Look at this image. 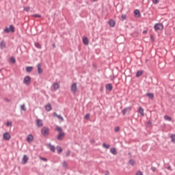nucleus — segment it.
I'll return each instance as SVG.
<instances>
[{"label":"nucleus","instance_id":"obj_1","mask_svg":"<svg viewBox=\"0 0 175 175\" xmlns=\"http://www.w3.org/2000/svg\"><path fill=\"white\" fill-rule=\"evenodd\" d=\"M154 31H162L163 29V25L162 23H156L154 26Z\"/></svg>","mask_w":175,"mask_h":175},{"label":"nucleus","instance_id":"obj_2","mask_svg":"<svg viewBox=\"0 0 175 175\" xmlns=\"http://www.w3.org/2000/svg\"><path fill=\"white\" fill-rule=\"evenodd\" d=\"M4 32H5V33H9L10 32H14V26H13V25H10V28L5 27L4 29Z\"/></svg>","mask_w":175,"mask_h":175},{"label":"nucleus","instance_id":"obj_3","mask_svg":"<svg viewBox=\"0 0 175 175\" xmlns=\"http://www.w3.org/2000/svg\"><path fill=\"white\" fill-rule=\"evenodd\" d=\"M49 132H50V130L49 129V128L46 126L43 127L41 130V133L42 135H43V136H47Z\"/></svg>","mask_w":175,"mask_h":175},{"label":"nucleus","instance_id":"obj_4","mask_svg":"<svg viewBox=\"0 0 175 175\" xmlns=\"http://www.w3.org/2000/svg\"><path fill=\"white\" fill-rule=\"evenodd\" d=\"M31 77L29 76H26L25 77L24 79H23V83L24 84H25L26 85H29L31 84Z\"/></svg>","mask_w":175,"mask_h":175},{"label":"nucleus","instance_id":"obj_5","mask_svg":"<svg viewBox=\"0 0 175 175\" xmlns=\"http://www.w3.org/2000/svg\"><path fill=\"white\" fill-rule=\"evenodd\" d=\"M71 92H72V94H76V92H77V83H74L72 84Z\"/></svg>","mask_w":175,"mask_h":175},{"label":"nucleus","instance_id":"obj_6","mask_svg":"<svg viewBox=\"0 0 175 175\" xmlns=\"http://www.w3.org/2000/svg\"><path fill=\"white\" fill-rule=\"evenodd\" d=\"M3 139L4 140H10V139H12V135L9 133L5 132L3 135Z\"/></svg>","mask_w":175,"mask_h":175},{"label":"nucleus","instance_id":"obj_7","mask_svg":"<svg viewBox=\"0 0 175 175\" xmlns=\"http://www.w3.org/2000/svg\"><path fill=\"white\" fill-rule=\"evenodd\" d=\"M36 124L38 128H40L43 126V121L40 119H37L36 120Z\"/></svg>","mask_w":175,"mask_h":175},{"label":"nucleus","instance_id":"obj_8","mask_svg":"<svg viewBox=\"0 0 175 175\" xmlns=\"http://www.w3.org/2000/svg\"><path fill=\"white\" fill-rule=\"evenodd\" d=\"M28 159H29V158L27 154L23 155V157L22 159V163H23V165H25V163L28 162Z\"/></svg>","mask_w":175,"mask_h":175},{"label":"nucleus","instance_id":"obj_9","mask_svg":"<svg viewBox=\"0 0 175 175\" xmlns=\"http://www.w3.org/2000/svg\"><path fill=\"white\" fill-rule=\"evenodd\" d=\"M48 148L52 151V152H55V146L54 145H51V144H48L47 145Z\"/></svg>","mask_w":175,"mask_h":175},{"label":"nucleus","instance_id":"obj_10","mask_svg":"<svg viewBox=\"0 0 175 175\" xmlns=\"http://www.w3.org/2000/svg\"><path fill=\"white\" fill-rule=\"evenodd\" d=\"M33 135L32 134H29L27 137V142L28 143H31V142H33Z\"/></svg>","mask_w":175,"mask_h":175},{"label":"nucleus","instance_id":"obj_11","mask_svg":"<svg viewBox=\"0 0 175 175\" xmlns=\"http://www.w3.org/2000/svg\"><path fill=\"white\" fill-rule=\"evenodd\" d=\"M52 88H53L55 91H57V90L59 88V84L57 83H53Z\"/></svg>","mask_w":175,"mask_h":175},{"label":"nucleus","instance_id":"obj_12","mask_svg":"<svg viewBox=\"0 0 175 175\" xmlns=\"http://www.w3.org/2000/svg\"><path fill=\"white\" fill-rule=\"evenodd\" d=\"M105 88L108 91H113V85H111V83H108L105 85Z\"/></svg>","mask_w":175,"mask_h":175},{"label":"nucleus","instance_id":"obj_13","mask_svg":"<svg viewBox=\"0 0 175 175\" xmlns=\"http://www.w3.org/2000/svg\"><path fill=\"white\" fill-rule=\"evenodd\" d=\"M138 113L141 114L142 117H144V109H143V107H139L138 108Z\"/></svg>","mask_w":175,"mask_h":175},{"label":"nucleus","instance_id":"obj_14","mask_svg":"<svg viewBox=\"0 0 175 175\" xmlns=\"http://www.w3.org/2000/svg\"><path fill=\"white\" fill-rule=\"evenodd\" d=\"M65 136V133H59L57 137V140H62V138Z\"/></svg>","mask_w":175,"mask_h":175},{"label":"nucleus","instance_id":"obj_15","mask_svg":"<svg viewBox=\"0 0 175 175\" xmlns=\"http://www.w3.org/2000/svg\"><path fill=\"white\" fill-rule=\"evenodd\" d=\"M37 68H38V75H42V73H43V69L42 68V65L38 64Z\"/></svg>","mask_w":175,"mask_h":175},{"label":"nucleus","instance_id":"obj_16","mask_svg":"<svg viewBox=\"0 0 175 175\" xmlns=\"http://www.w3.org/2000/svg\"><path fill=\"white\" fill-rule=\"evenodd\" d=\"M45 109L46 111H51L52 107H51V104L48 103L46 105H45Z\"/></svg>","mask_w":175,"mask_h":175},{"label":"nucleus","instance_id":"obj_17","mask_svg":"<svg viewBox=\"0 0 175 175\" xmlns=\"http://www.w3.org/2000/svg\"><path fill=\"white\" fill-rule=\"evenodd\" d=\"M127 111H131V107H126L122 111L123 116H125V114H126Z\"/></svg>","mask_w":175,"mask_h":175},{"label":"nucleus","instance_id":"obj_18","mask_svg":"<svg viewBox=\"0 0 175 175\" xmlns=\"http://www.w3.org/2000/svg\"><path fill=\"white\" fill-rule=\"evenodd\" d=\"M108 24L111 27H115L116 26V21H114L113 20H109L108 21Z\"/></svg>","mask_w":175,"mask_h":175},{"label":"nucleus","instance_id":"obj_19","mask_svg":"<svg viewBox=\"0 0 175 175\" xmlns=\"http://www.w3.org/2000/svg\"><path fill=\"white\" fill-rule=\"evenodd\" d=\"M83 44H85V46H88V44H90V42L88 41V38L87 37L83 38Z\"/></svg>","mask_w":175,"mask_h":175},{"label":"nucleus","instance_id":"obj_20","mask_svg":"<svg viewBox=\"0 0 175 175\" xmlns=\"http://www.w3.org/2000/svg\"><path fill=\"white\" fill-rule=\"evenodd\" d=\"M0 47L2 49H3L6 47V43L5 42V40H1L0 42Z\"/></svg>","mask_w":175,"mask_h":175},{"label":"nucleus","instance_id":"obj_21","mask_svg":"<svg viewBox=\"0 0 175 175\" xmlns=\"http://www.w3.org/2000/svg\"><path fill=\"white\" fill-rule=\"evenodd\" d=\"M33 69V67H32V66H27V67H26V72L27 73H31V72H32Z\"/></svg>","mask_w":175,"mask_h":175},{"label":"nucleus","instance_id":"obj_22","mask_svg":"<svg viewBox=\"0 0 175 175\" xmlns=\"http://www.w3.org/2000/svg\"><path fill=\"white\" fill-rule=\"evenodd\" d=\"M134 14H135V17H140V10H135L134 11Z\"/></svg>","mask_w":175,"mask_h":175},{"label":"nucleus","instance_id":"obj_23","mask_svg":"<svg viewBox=\"0 0 175 175\" xmlns=\"http://www.w3.org/2000/svg\"><path fill=\"white\" fill-rule=\"evenodd\" d=\"M110 151L113 155H117V149L116 148H111Z\"/></svg>","mask_w":175,"mask_h":175},{"label":"nucleus","instance_id":"obj_24","mask_svg":"<svg viewBox=\"0 0 175 175\" xmlns=\"http://www.w3.org/2000/svg\"><path fill=\"white\" fill-rule=\"evenodd\" d=\"M146 96H148L149 99H154V94L152 93H147Z\"/></svg>","mask_w":175,"mask_h":175},{"label":"nucleus","instance_id":"obj_25","mask_svg":"<svg viewBox=\"0 0 175 175\" xmlns=\"http://www.w3.org/2000/svg\"><path fill=\"white\" fill-rule=\"evenodd\" d=\"M54 116L59 118V120H61L62 121H64V118L61 115L57 114V113H54Z\"/></svg>","mask_w":175,"mask_h":175},{"label":"nucleus","instance_id":"obj_26","mask_svg":"<svg viewBox=\"0 0 175 175\" xmlns=\"http://www.w3.org/2000/svg\"><path fill=\"white\" fill-rule=\"evenodd\" d=\"M164 120L165 121H170H170H172V117H170L167 115H165V116H164Z\"/></svg>","mask_w":175,"mask_h":175},{"label":"nucleus","instance_id":"obj_27","mask_svg":"<svg viewBox=\"0 0 175 175\" xmlns=\"http://www.w3.org/2000/svg\"><path fill=\"white\" fill-rule=\"evenodd\" d=\"M142 75H143V70H139L136 73V77H140V76H142Z\"/></svg>","mask_w":175,"mask_h":175},{"label":"nucleus","instance_id":"obj_28","mask_svg":"<svg viewBox=\"0 0 175 175\" xmlns=\"http://www.w3.org/2000/svg\"><path fill=\"white\" fill-rule=\"evenodd\" d=\"M129 165H131V166H135V161L134 159H130L129 161Z\"/></svg>","mask_w":175,"mask_h":175},{"label":"nucleus","instance_id":"obj_29","mask_svg":"<svg viewBox=\"0 0 175 175\" xmlns=\"http://www.w3.org/2000/svg\"><path fill=\"white\" fill-rule=\"evenodd\" d=\"M57 151L58 154H61L62 152V148L61 146H57Z\"/></svg>","mask_w":175,"mask_h":175},{"label":"nucleus","instance_id":"obj_30","mask_svg":"<svg viewBox=\"0 0 175 175\" xmlns=\"http://www.w3.org/2000/svg\"><path fill=\"white\" fill-rule=\"evenodd\" d=\"M56 131H57V132H59V133H61L62 132H64V131H62V128H61L58 126H56Z\"/></svg>","mask_w":175,"mask_h":175},{"label":"nucleus","instance_id":"obj_31","mask_svg":"<svg viewBox=\"0 0 175 175\" xmlns=\"http://www.w3.org/2000/svg\"><path fill=\"white\" fill-rule=\"evenodd\" d=\"M103 147H105V148L109 149V148H110V145L106 144V143H103Z\"/></svg>","mask_w":175,"mask_h":175},{"label":"nucleus","instance_id":"obj_32","mask_svg":"<svg viewBox=\"0 0 175 175\" xmlns=\"http://www.w3.org/2000/svg\"><path fill=\"white\" fill-rule=\"evenodd\" d=\"M63 167H65V169H68V163H66V161H64L62 163Z\"/></svg>","mask_w":175,"mask_h":175},{"label":"nucleus","instance_id":"obj_33","mask_svg":"<svg viewBox=\"0 0 175 175\" xmlns=\"http://www.w3.org/2000/svg\"><path fill=\"white\" fill-rule=\"evenodd\" d=\"M21 109L23 110V111H27V108H25V105L24 104L21 106Z\"/></svg>","mask_w":175,"mask_h":175},{"label":"nucleus","instance_id":"obj_34","mask_svg":"<svg viewBox=\"0 0 175 175\" xmlns=\"http://www.w3.org/2000/svg\"><path fill=\"white\" fill-rule=\"evenodd\" d=\"M33 17H35L36 18H40L42 16L40 14H36L33 15Z\"/></svg>","mask_w":175,"mask_h":175},{"label":"nucleus","instance_id":"obj_35","mask_svg":"<svg viewBox=\"0 0 175 175\" xmlns=\"http://www.w3.org/2000/svg\"><path fill=\"white\" fill-rule=\"evenodd\" d=\"M171 140L173 143H175V134L171 135Z\"/></svg>","mask_w":175,"mask_h":175},{"label":"nucleus","instance_id":"obj_36","mask_svg":"<svg viewBox=\"0 0 175 175\" xmlns=\"http://www.w3.org/2000/svg\"><path fill=\"white\" fill-rule=\"evenodd\" d=\"M35 46L37 49H42V46L39 43H35Z\"/></svg>","mask_w":175,"mask_h":175},{"label":"nucleus","instance_id":"obj_37","mask_svg":"<svg viewBox=\"0 0 175 175\" xmlns=\"http://www.w3.org/2000/svg\"><path fill=\"white\" fill-rule=\"evenodd\" d=\"M159 2V0H152V3L154 5H158Z\"/></svg>","mask_w":175,"mask_h":175},{"label":"nucleus","instance_id":"obj_38","mask_svg":"<svg viewBox=\"0 0 175 175\" xmlns=\"http://www.w3.org/2000/svg\"><path fill=\"white\" fill-rule=\"evenodd\" d=\"M10 62H11L12 64H16V59H14V57H11V58H10Z\"/></svg>","mask_w":175,"mask_h":175},{"label":"nucleus","instance_id":"obj_39","mask_svg":"<svg viewBox=\"0 0 175 175\" xmlns=\"http://www.w3.org/2000/svg\"><path fill=\"white\" fill-rule=\"evenodd\" d=\"M12 124L13 123L12 122L8 121L6 123V126H12Z\"/></svg>","mask_w":175,"mask_h":175},{"label":"nucleus","instance_id":"obj_40","mask_svg":"<svg viewBox=\"0 0 175 175\" xmlns=\"http://www.w3.org/2000/svg\"><path fill=\"white\" fill-rule=\"evenodd\" d=\"M122 20L124 21V20H126V14H122Z\"/></svg>","mask_w":175,"mask_h":175},{"label":"nucleus","instance_id":"obj_41","mask_svg":"<svg viewBox=\"0 0 175 175\" xmlns=\"http://www.w3.org/2000/svg\"><path fill=\"white\" fill-rule=\"evenodd\" d=\"M115 132H120V126H116L114 129Z\"/></svg>","mask_w":175,"mask_h":175},{"label":"nucleus","instance_id":"obj_42","mask_svg":"<svg viewBox=\"0 0 175 175\" xmlns=\"http://www.w3.org/2000/svg\"><path fill=\"white\" fill-rule=\"evenodd\" d=\"M40 159L41 161H44V162H47V159H46V158H44V157H40Z\"/></svg>","mask_w":175,"mask_h":175},{"label":"nucleus","instance_id":"obj_43","mask_svg":"<svg viewBox=\"0 0 175 175\" xmlns=\"http://www.w3.org/2000/svg\"><path fill=\"white\" fill-rule=\"evenodd\" d=\"M30 8L29 7H25L24 8V10L25 11V12H28L29 10H30Z\"/></svg>","mask_w":175,"mask_h":175},{"label":"nucleus","instance_id":"obj_44","mask_svg":"<svg viewBox=\"0 0 175 175\" xmlns=\"http://www.w3.org/2000/svg\"><path fill=\"white\" fill-rule=\"evenodd\" d=\"M162 64H163V65H165V63L161 62V63L159 64V67L161 69H162V68H163V67H162Z\"/></svg>","mask_w":175,"mask_h":175},{"label":"nucleus","instance_id":"obj_45","mask_svg":"<svg viewBox=\"0 0 175 175\" xmlns=\"http://www.w3.org/2000/svg\"><path fill=\"white\" fill-rule=\"evenodd\" d=\"M135 175H143V172L142 171H137Z\"/></svg>","mask_w":175,"mask_h":175},{"label":"nucleus","instance_id":"obj_46","mask_svg":"<svg viewBox=\"0 0 175 175\" xmlns=\"http://www.w3.org/2000/svg\"><path fill=\"white\" fill-rule=\"evenodd\" d=\"M85 120H90V114H86L85 116Z\"/></svg>","mask_w":175,"mask_h":175},{"label":"nucleus","instance_id":"obj_47","mask_svg":"<svg viewBox=\"0 0 175 175\" xmlns=\"http://www.w3.org/2000/svg\"><path fill=\"white\" fill-rule=\"evenodd\" d=\"M155 170H157V167H151V171L152 172H155Z\"/></svg>","mask_w":175,"mask_h":175},{"label":"nucleus","instance_id":"obj_48","mask_svg":"<svg viewBox=\"0 0 175 175\" xmlns=\"http://www.w3.org/2000/svg\"><path fill=\"white\" fill-rule=\"evenodd\" d=\"M69 155H70V150L66 152V157H69Z\"/></svg>","mask_w":175,"mask_h":175},{"label":"nucleus","instance_id":"obj_49","mask_svg":"<svg viewBox=\"0 0 175 175\" xmlns=\"http://www.w3.org/2000/svg\"><path fill=\"white\" fill-rule=\"evenodd\" d=\"M167 170H172V167H170V166L167 167Z\"/></svg>","mask_w":175,"mask_h":175},{"label":"nucleus","instance_id":"obj_50","mask_svg":"<svg viewBox=\"0 0 175 175\" xmlns=\"http://www.w3.org/2000/svg\"><path fill=\"white\" fill-rule=\"evenodd\" d=\"M52 46L54 49H55V44H53Z\"/></svg>","mask_w":175,"mask_h":175},{"label":"nucleus","instance_id":"obj_51","mask_svg":"<svg viewBox=\"0 0 175 175\" xmlns=\"http://www.w3.org/2000/svg\"><path fill=\"white\" fill-rule=\"evenodd\" d=\"M143 33H147V31H144Z\"/></svg>","mask_w":175,"mask_h":175},{"label":"nucleus","instance_id":"obj_52","mask_svg":"<svg viewBox=\"0 0 175 175\" xmlns=\"http://www.w3.org/2000/svg\"><path fill=\"white\" fill-rule=\"evenodd\" d=\"M93 2H98V0H93Z\"/></svg>","mask_w":175,"mask_h":175},{"label":"nucleus","instance_id":"obj_53","mask_svg":"<svg viewBox=\"0 0 175 175\" xmlns=\"http://www.w3.org/2000/svg\"><path fill=\"white\" fill-rule=\"evenodd\" d=\"M152 40H154V38H152V36L150 37Z\"/></svg>","mask_w":175,"mask_h":175},{"label":"nucleus","instance_id":"obj_54","mask_svg":"<svg viewBox=\"0 0 175 175\" xmlns=\"http://www.w3.org/2000/svg\"><path fill=\"white\" fill-rule=\"evenodd\" d=\"M107 174H109V172H107V174H106L105 175H107Z\"/></svg>","mask_w":175,"mask_h":175}]
</instances>
